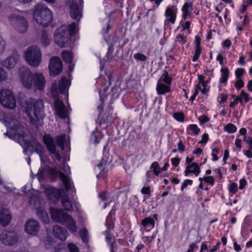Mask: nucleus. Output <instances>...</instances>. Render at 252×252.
Returning a JSON list of instances; mask_svg holds the SVG:
<instances>
[{"mask_svg":"<svg viewBox=\"0 0 252 252\" xmlns=\"http://www.w3.org/2000/svg\"><path fill=\"white\" fill-rule=\"evenodd\" d=\"M19 77L23 86L27 89H33L35 91H43L45 79L41 73L32 74L28 67H22L19 70Z\"/></svg>","mask_w":252,"mask_h":252,"instance_id":"1","label":"nucleus"},{"mask_svg":"<svg viewBox=\"0 0 252 252\" xmlns=\"http://www.w3.org/2000/svg\"><path fill=\"white\" fill-rule=\"evenodd\" d=\"M22 110L25 112L31 122L36 124L38 121L43 118V103L41 100L34 101L30 99L29 101L21 102Z\"/></svg>","mask_w":252,"mask_h":252,"instance_id":"2","label":"nucleus"},{"mask_svg":"<svg viewBox=\"0 0 252 252\" xmlns=\"http://www.w3.org/2000/svg\"><path fill=\"white\" fill-rule=\"evenodd\" d=\"M32 16L34 22L42 27H45L52 21L53 13L44 4L38 3L33 9Z\"/></svg>","mask_w":252,"mask_h":252,"instance_id":"3","label":"nucleus"},{"mask_svg":"<svg viewBox=\"0 0 252 252\" xmlns=\"http://www.w3.org/2000/svg\"><path fill=\"white\" fill-rule=\"evenodd\" d=\"M78 31L76 23H72L67 27L63 25L57 29L54 35L55 43L60 47H67L69 41L68 37Z\"/></svg>","mask_w":252,"mask_h":252,"instance_id":"4","label":"nucleus"},{"mask_svg":"<svg viewBox=\"0 0 252 252\" xmlns=\"http://www.w3.org/2000/svg\"><path fill=\"white\" fill-rule=\"evenodd\" d=\"M50 215L53 220L65 224L70 232H76L77 228L75 222L71 217L64 214L63 210L51 208Z\"/></svg>","mask_w":252,"mask_h":252,"instance_id":"5","label":"nucleus"},{"mask_svg":"<svg viewBox=\"0 0 252 252\" xmlns=\"http://www.w3.org/2000/svg\"><path fill=\"white\" fill-rule=\"evenodd\" d=\"M46 194L48 198L50 200L55 201L60 198L62 205L65 210H71L72 209V205L63 189H57L50 187L46 189Z\"/></svg>","mask_w":252,"mask_h":252,"instance_id":"6","label":"nucleus"},{"mask_svg":"<svg viewBox=\"0 0 252 252\" xmlns=\"http://www.w3.org/2000/svg\"><path fill=\"white\" fill-rule=\"evenodd\" d=\"M62 170L65 172L66 175L70 173V168L67 164L64 163ZM49 173L53 176L56 177L59 176L67 191L75 192V189L72 186L71 180L67 175H64L61 171H56L55 169H51Z\"/></svg>","mask_w":252,"mask_h":252,"instance_id":"7","label":"nucleus"},{"mask_svg":"<svg viewBox=\"0 0 252 252\" xmlns=\"http://www.w3.org/2000/svg\"><path fill=\"white\" fill-rule=\"evenodd\" d=\"M25 59L31 66H37L41 62V53L40 49L33 46L27 49L25 53Z\"/></svg>","mask_w":252,"mask_h":252,"instance_id":"8","label":"nucleus"},{"mask_svg":"<svg viewBox=\"0 0 252 252\" xmlns=\"http://www.w3.org/2000/svg\"><path fill=\"white\" fill-rule=\"evenodd\" d=\"M0 103L5 107L13 109L16 106V101L11 91L3 90L0 91Z\"/></svg>","mask_w":252,"mask_h":252,"instance_id":"9","label":"nucleus"},{"mask_svg":"<svg viewBox=\"0 0 252 252\" xmlns=\"http://www.w3.org/2000/svg\"><path fill=\"white\" fill-rule=\"evenodd\" d=\"M43 141L48 150L58 161H60L61 157L58 151L56 150V144L53 138L49 134H45L43 137Z\"/></svg>","mask_w":252,"mask_h":252,"instance_id":"10","label":"nucleus"},{"mask_svg":"<svg viewBox=\"0 0 252 252\" xmlns=\"http://www.w3.org/2000/svg\"><path fill=\"white\" fill-rule=\"evenodd\" d=\"M178 8L176 5H168L165 11L164 24H174L176 20Z\"/></svg>","mask_w":252,"mask_h":252,"instance_id":"11","label":"nucleus"},{"mask_svg":"<svg viewBox=\"0 0 252 252\" xmlns=\"http://www.w3.org/2000/svg\"><path fill=\"white\" fill-rule=\"evenodd\" d=\"M63 65L59 57H52L50 59L49 69L51 76L58 75L62 70Z\"/></svg>","mask_w":252,"mask_h":252,"instance_id":"12","label":"nucleus"},{"mask_svg":"<svg viewBox=\"0 0 252 252\" xmlns=\"http://www.w3.org/2000/svg\"><path fill=\"white\" fill-rule=\"evenodd\" d=\"M9 20H14L15 30L19 32L23 33L26 32L28 28L27 21L21 16H13L9 17Z\"/></svg>","mask_w":252,"mask_h":252,"instance_id":"13","label":"nucleus"},{"mask_svg":"<svg viewBox=\"0 0 252 252\" xmlns=\"http://www.w3.org/2000/svg\"><path fill=\"white\" fill-rule=\"evenodd\" d=\"M0 240L5 245L16 244L18 238L14 231H3L0 235Z\"/></svg>","mask_w":252,"mask_h":252,"instance_id":"14","label":"nucleus"},{"mask_svg":"<svg viewBox=\"0 0 252 252\" xmlns=\"http://www.w3.org/2000/svg\"><path fill=\"white\" fill-rule=\"evenodd\" d=\"M54 107L56 115L62 119L67 117L69 111L62 101L56 98L54 101Z\"/></svg>","mask_w":252,"mask_h":252,"instance_id":"15","label":"nucleus"},{"mask_svg":"<svg viewBox=\"0 0 252 252\" xmlns=\"http://www.w3.org/2000/svg\"><path fill=\"white\" fill-rule=\"evenodd\" d=\"M201 172L200 167L199 164L196 162H192L188 164L184 171L185 176H189L190 174H193L195 177L199 176Z\"/></svg>","mask_w":252,"mask_h":252,"instance_id":"16","label":"nucleus"},{"mask_svg":"<svg viewBox=\"0 0 252 252\" xmlns=\"http://www.w3.org/2000/svg\"><path fill=\"white\" fill-rule=\"evenodd\" d=\"M70 6V14L73 19H77L81 17V11L77 2L74 0L68 1Z\"/></svg>","mask_w":252,"mask_h":252,"instance_id":"17","label":"nucleus"},{"mask_svg":"<svg viewBox=\"0 0 252 252\" xmlns=\"http://www.w3.org/2000/svg\"><path fill=\"white\" fill-rule=\"evenodd\" d=\"M39 225L37 221L30 220L25 225V230L29 234L35 235L38 230Z\"/></svg>","mask_w":252,"mask_h":252,"instance_id":"18","label":"nucleus"},{"mask_svg":"<svg viewBox=\"0 0 252 252\" xmlns=\"http://www.w3.org/2000/svg\"><path fill=\"white\" fill-rule=\"evenodd\" d=\"M114 215L115 212L111 210L106 217L105 225L107 228L108 231H109L111 227H113ZM106 239L108 242L111 239V236L109 231L106 232Z\"/></svg>","mask_w":252,"mask_h":252,"instance_id":"19","label":"nucleus"},{"mask_svg":"<svg viewBox=\"0 0 252 252\" xmlns=\"http://www.w3.org/2000/svg\"><path fill=\"white\" fill-rule=\"evenodd\" d=\"M220 75L219 84L225 85L229 76V70L228 67L226 66H221L220 70Z\"/></svg>","mask_w":252,"mask_h":252,"instance_id":"20","label":"nucleus"},{"mask_svg":"<svg viewBox=\"0 0 252 252\" xmlns=\"http://www.w3.org/2000/svg\"><path fill=\"white\" fill-rule=\"evenodd\" d=\"M53 232L55 236L62 241L66 240L67 236V232L66 230H63L58 225H55L53 227Z\"/></svg>","mask_w":252,"mask_h":252,"instance_id":"21","label":"nucleus"},{"mask_svg":"<svg viewBox=\"0 0 252 252\" xmlns=\"http://www.w3.org/2000/svg\"><path fill=\"white\" fill-rule=\"evenodd\" d=\"M18 57L17 56H12L7 58L1 62V64L7 69L13 68L17 63Z\"/></svg>","mask_w":252,"mask_h":252,"instance_id":"22","label":"nucleus"},{"mask_svg":"<svg viewBox=\"0 0 252 252\" xmlns=\"http://www.w3.org/2000/svg\"><path fill=\"white\" fill-rule=\"evenodd\" d=\"M11 220V216L6 209H0V224L3 226L7 225Z\"/></svg>","mask_w":252,"mask_h":252,"instance_id":"23","label":"nucleus"},{"mask_svg":"<svg viewBox=\"0 0 252 252\" xmlns=\"http://www.w3.org/2000/svg\"><path fill=\"white\" fill-rule=\"evenodd\" d=\"M193 10L192 3L191 2H186L182 8V18L185 20L189 17Z\"/></svg>","mask_w":252,"mask_h":252,"instance_id":"24","label":"nucleus"},{"mask_svg":"<svg viewBox=\"0 0 252 252\" xmlns=\"http://www.w3.org/2000/svg\"><path fill=\"white\" fill-rule=\"evenodd\" d=\"M34 148L35 152L39 155L42 163L47 162V158L44 155V149L42 146L39 143H35Z\"/></svg>","mask_w":252,"mask_h":252,"instance_id":"25","label":"nucleus"},{"mask_svg":"<svg viewBox=\"0 0 252 252\" xmlns=\"http://www.w3.org/2000/svg\"><path fill=\"white\" fill-rule=\"evenodd\" d=\"M34 148L35 152L39 155L42 163L47 162V158L44 155V149L42 146L39 143H35Z\"/></svg>","mask_w":252,"mask_h":252,"instance_id":"26","label":"nucleus"},{"mask_svg":"<svg viewBox=\"0 0 252 252\" xmlns=\"http://www.w3.org/2000/svg\"><path fill=\"white\" fill-rule=\"evenodd\" d=\"M70 85V81H68L65 77H63L59 82L58 89L61 93H63L67 90Z\"/></svg>","mask_w":252,"mask_h":252,"instance_id":"27","label":"nucleus"},{"mask_svg":"<svg viewBox=\"0 0 252 252\" xmlns=\"http://www.w3.org/2000/svg\"><path fill=\"white\" fill-rule=\"evenodd\" d=\"M171 86L168 85H165L163 83L158 82L156 90L158 94H164L166 93H169L171 90Z\"/></svg>","mask_w":252,"mask_h":252,"instance_id":"28","label":"nucleus"},{"mask_svg":"<svg viewBox=\"0 0 252 252\" xmlns=\"http://www.w3.org/2000/svg\"><path fill=\"white\" fill-rule=\"evenodd\" d=\"M36 214L38 218L44 223H48L49 221L47 213L42 207L37 208Z\"/></svg>","mask_w":252,"mask_h":252,"instance_id":"29","label":"nucleus"},{"mask_svg":"<svg viewBox=\"0 0 252 252\" xmlns=\"http://www.w3.org/2000/svg\"><path fill=\"white\" fill-rule=\"evenodd\" d=\"M208 81L198 82L196 87L197 89L199 90L201 93L205 94L209 92V86H208Z\"/></svg>","mask_w":252,"mask_h":252,"instance_id":"30","label":"nucleus"},{"mask_svg":"<svg viewBox=\"0 0 252 252\" xmlns=\"http://www.w3.org/2000/svg\"><path fill=\"white\" fill-rule=\"evenodd\" d=\"M62 57L65 63H71L73 61V55L70 51H63L62 53Z\"/></svg>","mask_w":252,"mask_h":252,"instance_id":"31","label":"nucleus"},{"mask_svg":"<svg viewBox=\"0 0 252 252\" xmlns=\"http://www.w3.org/2000/svg\"><path fill=\"white\" fill-rule=\"evenodd\" d=\"M141 223L144 227L152 229L154 227L155 223V220L153 218L147 217L142 220Z\"/></svg>","mask_w":252,"mask_h":252,"instance_id":"32","label":"nucleus"},{"mask_svg":"<svg viewBox=\"0 0 252 252\" xmlns=\"http://www.w3.org/2000/svg\"><path fill=\"white\" fill-rule=\"evenodd\" d=\"M172 78L165 72L160 77L158 82L171 86Z\"/></svg>","mask_w":252,"mask_h":252,"instance_id":"33","label":"nucleus"},{"mask_svg":"<svg viewBox=\"0 0 252 252\" xmlns=\"http://www.w3.org/2000/svg\"><path fill=\"white\" fill-rule=\"evenodd\" d=\"M228 94L226 91L219 93L217 97V100L220 104H222L227 101Z\"/></svg>","mask_w":252,"mask_h":252,"instance_id":"34","label":"nucleus"},{"mask_svg":"<svg viewBox=\"0 0 252 252\" xmlns=\"http://www.w3.org/2000/svg\"><path fill=\"white\" fill-rule=\"evenodd\" d=\"M240 103L242 104L243 101H244L245 103L248 102L250 100V94L245 92L244 90H242L239 95Z\"/></svg>","mask_w":252,"mask_h":252,"instance_id":"35","label":"nucleus"},{"mask_svg":"<svg viewBox=\"0 0 252 252\" xmlns=\"http://www.w3.org/2000/svg\"><path fill=\"white\" fill-rule=\"evenodd\" d=\"M151 168L153 169L154 174L157 176H158L162 171L161 168L159 166V164L157 161L153 162L152 163Z\"/></svg>","mask_w":252,"mask_h":252,"instance_id":"36","label":"nucleus"},{"mask_svg":"<svg viewBox=\"0 0 252 252\" xmlns=\"http://www.w3.org/2000/svg\"><path fill=\"white\" fill-rule=\"evenodd\" d=\"M228 190L231 196L235 194L238 190L237 184L235 182H230L228 186Z\"/></svg>","mask_w":252,"mask_h":252,"instance_id":"37","label":"nucleus"},{"mask_svg":"<svg viewBox=\"0 0 252 252\" xmlns=\"http://www.w3.org/2000/svg\"><path fill=\"white\" fill-rule=\"evenodd\" d=\"M8 132H13L15 136H17L21 138L22 140L25 138L23 131L21 130H20L19 128L17 129L15 128V129H12L11 130V129L9 128ZM7 133H8V132H7Z\"/></svg>","mask_w":252,"mask_h":252,"instance_id":"38","label":"nucleus"},{"mask_svg":"<svg viewBox=\"0 0 252 252\" xmlns=\"http://www.w3.org/2000/svg\"><path fill=\"white\" fill-rule=\"evenodd\" d=\"M224 130L229 133H233L236 131L237 127L232 124H228L224 126Z\"/></svg>","mask_w":252,"mask_h":252,"instance_id":"39","label":"nucleus"},{"mask_svg":"<svg viewBox=\"0 0 252 252\" xmlns=\"http://www.w3.org/2000/svg\"><path fill=\"white\" fill-rule=\"evenodd\" d=\"M66 139L65 135H62L56 137L57 144L63 150L64 148V142Z\"/></svg>","mask_w":252,"mask_h":252,"instance_id":"40","label":"nucleus"},{"mask_svg":"<svg viewBox=\"0 0 252 252\" xmlns=\"http://www.w3.org/2000/svg\"><path fill=\"white\" fill-rule=\"evenodd\" d=\"M188 129H190L192 133L196 135H198L200 131V129L197 125L195 124L189 125L188 126Z\"/></svg>","mask_w":252,"mask_h":252,"instance_id":"41","label":"nucleus"},{"mask_svg":"<svg viewBox=\"0 0 252 252\" xmlns=\"http://www.w3.org/2000/svg\"><path fill=\"white\" fill-rule=\"evenodd\" d=\"M45 247L47 249H50L52 247H54L56 250V252H57V250L56 246V242L52 241L50 238H48L45 241Z\"/></svg>","mask_w":252,"mask_h":252,"instance_id":"42","label":"nucleus"},{"mask_svg":"<svg viewBox=\"0 0 252 252\" xmlns=\"http://www.w3.org/2000/svg\"><path fill=\"white\" fill-rule=\"evenodd\" d=\"M201 47H195L194 54L192 58L193 62H195L198 60L201 53Z\"/></svg>","mask_w":252,"mask_h":252,"instance_id":"43","label":"nucleus"},{"mask_svg":"<svg viewBox=\"0 0 252 252\" xmlns=\"http://www.w3.org/2000/svg\"><path fill=\"white\" fill-rule=\"evenodd\" d=\"M173 118L179 122H183L185 119L184 114L182 112H176L173 115Z\"/></svg>","mask_w":252,"mask_h":252,"instance_id":"44","label":"nucleus"},{"mask_svg":"<svg viewBox=\"0 0 252 252\" xmlns=\"http://www.w3.org/2000/svg\"><path fill=\"white\" fill-rule=\"evenodd\" d=\"M41 42L42 46L44 47L47 46L49 44L50 40L48 38V36L46 33H43L41 38Z\"/></svg>","mask_w":252,"mask_h":252,"instance_id":"45","label":"nucleus"},{"mask_svg":"<svg viewBox=\"0 0 252 252\" xmlns=\"http://www.w3.org/2000/svg\"><path fill=\"white\" fill-rule=\"evenodd\" d=\"M245 73V70L243 68H238L235 70V75L236 79H242V76Z\"/></svg>","mask_w":252,"mask_h":252,"instance_id":"46","label":"nucleus"},{"mask_svg":"<svg viewBox=\"0 0 252 252\" xmlns=\"http://www.w3.org/2000/svg\"><path fill=\"white\" fill-rule=\"evenodd\" d=\"M198 120L200 125L203 126L210 121V118L205 115H202L198 118Z\"/></svg>","mask_w":252,"mask_h":252,"instance_id":"47","label":"nucleus"},{"mask_svg":"<svg viewBox=\"0 0 252 252\" xmlns=\"http://www.w3.org/2000/svg\"><path fill=\"white\" fill-rule=\"evenodd\" d=\"M155 238V236L153 235L152 236H142V239L146 245H148L152 242Z\"/></svg>","mask_w":252,"mask_h":252,"instance_id":"48","label":"nucleus"},{"mask_svg":"<svg viewBox=\"0 0 252 252\" xmlns=\"http://www.w3.org/2000/svg\"><path fill=\"white\" fill-rule=\"evenodd\" d=\"M190 24L191 23L189 21H186L182 24L183 30H186V32L188 34L191 33Z\"/></svg>","mask_w":252,"mask_h":252,"instance_id":"49","label":"nucleus"},{"mask_svg":"<svg viewBox=\"0 0 252 252\" xmlns=\"http://www.w3.org/2000/svg\"><path fill=\"white\" fill-rule=\"evenodd\" d=\"M133 57L135 59L140 61H145L147 60V57L141 53H136L134 54Z\"/></svg>","mask_w":252,"mask_h":252,"instance_id":"50","label":"nucleus"},{"mask_svg":"<svg viewBox=\"0 0 252 252\" xmlns=\"http://www.w3.org/2000/svg\"><path fill=\"white\" fill-rule=\"evenodd\" d=\"M7 78V72L3 68L0 67V83L5 81Z\"/></svg>","mask_w":252,"mask_h":252,"instance_id":"51","label":"nucleus"},{"mask_svg":"<svg viewBox=\"0 0 252 252\" xmlns=\"http://www.w3.org/2000/svg\"><path fill=\"white\" fill-rule=\"evenodd\" d=\"M244 86V82L242 79H236L235 83V87L237 90H239Z\"/></svg>","mask_w":252,"mask_h":252,"instance_id":"52","label":"nucleus"},{"mask_svg":"<svg viewBox=\"0 0 252 252\" xmlns=\"http://www.w3.org/2000/svg\"><path fill=\"white\" fill-rule=\"evenodd\" d=\"M80 235L82 241L84 242H87V231L86 229H82L80 231Z\"/></svg>","mask_w":252,"mask_h":252,"instance_id":"53","label":"nucleus"},{"mask_svg":"<svg viewBox=\"0 0 252 252\" xmlns=\"http://www.w3.org/2000/svg\"><path fill=\"white\" fill-rule=\"evenodd\" d=\"M205 183H208L211 186H214L215 184V178L213 176H205Z\"/></svg>","mask_w":252,"mask_h":252,"instance_id":"54","label":"nucleus"},{"mask_svg":"<svg viewBox=\"0 0 252 252\" xmlns=\"http://www.w3.org/2000/svg\"><path fill=\"white\" fill-rule=\"evenodd\" d=\"M240 102L239 96H234V100L233 101L231 102L229 105L230 108L231 109H234L236 106L237 105L238 103Z\"/></svg>","mask_w":252,"mask_h":252,"instance_id":"55","label":"nucleus"},{"mask_svg":"<svg viewBox=\"0 0 252 252\" xmlns=\"http://www.w3.org/2000/svg\"><path fill=\"white\" fill-rule=\"evenodd\" d=\"M67 247L70 252H79V249L78 247L74 244H68Z\"/></svg>","mask_w":252,"mask_h":252,"instance_id":"56","label":"nucleus"},{"mask_svg":"<svg viewBox=\"0 0 252 252\" xmlns=\"http://www.w3.org/2000/svg\"><path fill=\"white\" fill-rule=\"evenodd\" d=\"M177 42L184 44L187 42V37L184 36L181 34H179L176 36Z\"/></svg>","mask_w":252,"mask_h":252,"instance_id":"57","label":"nucleus"},{"mask_svg":"<svg viewBox=\"0 0 252 252\" xmlns=\"http://www.w3.org/2000/svg\"><path fill=\"white\" fill-rule=\"evenodd\" d=\"M192 181L190 179H187L184 180L182 183L181 189L183 191L185 188H186L189 185H191L192 184Z\"/></svg>","mask_w":252,"mask_h":252,"instance_id":"58","label":"nucleus"},{"mask_svg":"<svg viewBox=\"0 0 252 252\" xmlns=\"http://www.w3.org/2000/svg\"><path fill=\"white\" fill-rule=\"evenodd\" d=\"M232 44V43H231V41L229 40V39H225L224 40L222 44H221V46L222 47V48H224V49H228L231 46Z\"/></svg>","mask_w":252,"mask_h":252,"instance_id":"59","label":"nucleus"},{"mask_svg":"<svg viewBox=\"0 0 252 252\" xmlns=\"http://www.w3.org/2000/svg\"><path fill=\"white\" fill-rule=\"evenodd\" d=\"M239 189L240 190L243 189L247 185V182L245 179H241L239 180Z\"/></svg>","mask_w":252,"mask_h":252,"instance_id":"60","label":"nucleus"},{"mask_svg":"<svg viewBox=\"0 0 252 252\" xmlns=\"http://www.w3.org/2000/svg\"><path fill=\"white\" fill-rule=\"evenodd\" d=\"M209 140V135L207 133H204L202 135L201 140L199 142V144H206Z\"/></svg>","mask_w":252,"mask_h":252,"instance_id":"61","label":"nucleus"},{"mask_svg":"<svg viewBox=\"0 0 252 252\" xmlns=\"http://www.w3.org/2000/svg\"><path fill=\"white\" fill-rule=\"evenodd\" d=\"M171 161L173 166L177 167L179 164L180 160L178 158H174L171 159Z\"/></svg>","mask_w":252,"mask_h":252,"instance_id":"62","label":"nucleus"},{"mask_svg":"<svg viewBox=\"0 0 252 252\" xmlns=\"http://www.w3.org/2000/svg\"><path fill=\"white\" fill-rule=\"evenodd\" d=\"M141 192L143 194L149 195L151 193V189L149 187H144L141 189Z\"/></svg>","mask_w":252,"mask_h":252,"instance_id":"63","label":"nucleus"},{"mask_svg":"<svg viewBox=\"0 0 252 252\" xmlns=\"http://www.w3.org/2000/svg\"><path fill=\"white\" fill-rule=\"evenodd\" d=\"M216 60L219 61V63L222 66L224 65V63H223V57L221 54H219L217 56Z\"/></svg>","mask_w":252,"mask_h":252,"instance_id":"64","label":"nucleus"}]
</instances>
